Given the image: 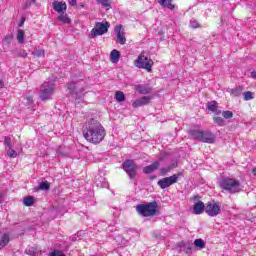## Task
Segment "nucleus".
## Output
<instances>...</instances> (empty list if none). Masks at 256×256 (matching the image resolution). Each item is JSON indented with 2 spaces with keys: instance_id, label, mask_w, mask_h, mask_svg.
<instances>
[{
  "instance_id": "f257e3e1",
  "label": "nucleus",
  "mask_w": 256,
  "mask_h": 256,
  "mask_svg": "<svg viewBox=\"0 0 256 256\" xmlns=\"http://www.w3.org/2000/svg\"><path fill=\"white\" fill-rule=\"evenodd\" d=\"M83 137L89 143H101L105 139V128L95 119H91L83 130Z\"/></svg>"
},
{
  "instance_id": "f03ea898",
  "label": "nucleus",
  "mask_w": 256,
  "mask_h": 256,
  "mask_svg": "<svg viewBox=\"0 0 256 256\" xmlns=\"http://www.w3.org/2000/svg\"><path fill=\"white\" fill-rule=\"evenodd\" d=\"M189 135L194 141H200V143H215V134L208 130L190 129Z\"/></svg>"
},
{
  "instance_id": "7ed1b4c3",
  "label": "nucleus",
  "mask_w": 256,
  "mask_h": 256,
  "mask_svg": "<svg viewBox=\"0 0 256 256\" xmlns=\"http://www.w3.org/2000/svg\"><path fill=\"white\" fill-rule=\"evenodd\" d=\"M220 188L227 193H239L241 191V182L233 178H222L220 183Z\"/></svg>"
},
{
  "instance_id": "20e7f679",
  "label": "nucleus",
  "mask_w": 256,
  "mask_h": 256,
  "mask_svg": "<svg viewBox=\"0 0 256 256\" xmlns=\"http://www.w3.org/2000/svg\"><path fill=\"white\" fill-rule=\"evenodd\" d=\"M157 202H150L147 204H140L136 206V211L139 213V215H142V217H154V215H157Z\"/></svg>"
},
{
  "instance_id": "39448f33",
  "label": "nucleus",
  "mask_w": 256,
  "mask_h": 256,
  "mask_svg": "<svg viewBox=\"0 0 256 256\" xmlns=\"http://www.w3.org/2000/svg\"><path fill=\"white\" fill-rule=\"evenodd\" d=\"M153 64L154 62L151 60V58L145 55V51H142L138 58L134 61L135 67H138V69H146L148 73L153 71Z\"/></svg>"
},
{
  "instance_id": "423d86ee",
  "label": "nucleus",
  "mask_w": 256,
  "mask_h": 256,
  "mask_svg": "<svg viewBox=\"0 0 256 256\" xmlns=\"http://www.w3.org/2000/svg\"><path fill=\"white\" fill-rule=\"evenodd\" d=\"M39 97L41 101H46L47 99H51V95L55 93V82L46 81L40 86Z\"/></svg>"
},
{
  "instance_id": "0eeeda50",
  "label": "nucleus",
  "mask_w": 256,
  "mask_h": 256,
  "mask_svg": "<svg viewBox=\"0 0 256 256\" xmlns=\"http://www.w3.org/2000/svg\"><path fill=\"white\" fill-rule=\"evenodd\" d=\"M111 24L109 22H96L94 28L91 30L89 37L91 39H95V37H99L101 35H105Z\"/></svg>"
},
{
  "instance_id": "6e6552de",
  "label": "nucleus",
  "mask_w": 256,
  "mask_h": 256,
  "mask_svg": "<svg viewBox=\"0 0 256 256\" xmlns=\"http://www.w3.org/2000/svg\"><path fill=\"white\" fill-rule=\"evenodd\" d=\"M122 169L131 179H135L137 177V171H139V165L134 160H126L122 164Z\"/></svg>"
},
{
  "instance_id": "1a4fd4ad",
  "label": "nucleus",
  "mask_w": 256,
  "mask_h": 256,
  "mask_svg": "<svg viewBox=\"0 0 256 256\" xmlns=\"http://www.w3.org/2000/svg\"><path fill=\"white\" fill-rule=\"evenodd\" d=\"M205 213H207L209 217H217V215L221 213V202H215V200L207 202Z\"/></svg>"
},
{
  "instance_id": "9d476101",
  "label": "nucleus",
  "mask_w": 256,
  "mask_h": 256,
  "mask_svg": "<svg viewBox=\"0 0 256 256\" xmlns=\"http://www.w3.org/2000/svg\"><path fill=\"white\" fill-rule=\"evenodd\" d=\"M179 177H181V173L173 174L170 177H165L160 179L157 184L160 186V188L167 189V187H171V185H175V183L179 181Z\"/></svg>"
},
{
  "instance_id": "9b49d317",
  "label": "nucleus",
  "mask_w": 256,
  "mask_h": 256,
  "mask_svg": "<svg viewBox=\"0 0 256 256\" xmlns=\"http://www.w3.org/2000/svg\"><path fill=\"white\" fill-rule=\"evenodd\" d=\"M68 91L71 95H77L78 97H81L85 91V88H81V82H72L68 84Z\"/></svg>"
},
{
  "instance_id": "f8f14e48",
  "label": "nucleus",
  "mask_w": 256,
  "mask_h": 256,
  "mask_svg": "<svg viewBox=\"0 0 256 256\" xmlns=\"http://www.w3.org/2000/svg\"><path fill=\"white\" fill-rule=\"evenodd\" d=\"M115 33H116V43H119L120 45H125L127 43V38H125V32L123 31V25H118L115 27Z\"/></svg>"
},
{
  "instance_id": "ddd939ff",
  "label": "nucleus",
  "mask_w": 256,
  "mask_h": 256,
  "mask_svg": "<svg viewBox=\"0 0 256 256\" xmlns=\"http://www.w3.org/2000/svg\"><path fill=\"white\" fill-rule=\"evenodd\" d=\"M150 103H151V97L150 96H144V97H141V98L135 100L132 103V107L134 109H137L139 107H143L145 105H149Z\"/></svg>"
},
{
  "instance_id": "4468645a",
  "label": "nucleus",
  "mask_w": 256,
  "mask_h": 256,
  "mask_svg": "<svg viewBox=\"0 0 256 256\" xmlns=\"http://www.w3.org/2000/svg\"><path fill=\"white\" fill-rule=\"evenodd\" d=\"M52 7L56 13H59V15L65 13L67 11V3L60 2V1H54L52 3Z\"/></svg>"
},
{
  "instance_id": "2eb2a0df",
  "label": "nucleus",
  "mask_w": 256,
  "mask_h": 256,
  "mask_svg": "<svg viewBox=\"0 0 256 256\" xmlns=\"http://www.w3.org/2000/svg\"><path fill=\"white\" fill-rule=\"evenodd\" d=\"M160 165L161 164L159 163V161H155L151 165L144 167L143 173H145L146 175H150V173H153V171H157Z\"/></svg>"
},
{
  "instance_id": "dca6fc26",
  "label": "nucleus",
  "mask_w": 256,
  "mask_h": 256,
  "mask_svg": "<svg viewBox=\"0 0 256 256\" xmlns=\"http://www.w3.org/2000/svg\"><path fill=\"white\" fill-rule=\"evenodd\" d=\"M206 206L203 203V201H198L197 203L194 204V213L195 215H201L205 211Z\"/></svg>"
},
{
  "instance_id": "f3484780",
  "label": "nucleus",
  "mask_w": 256,
  "mask_h": 256,
  "mask_svg": "<svg viewBox=\"0 0 256 256\" xmlns=\"http://www.w3.org/2000/svg\"><path fill=\"white\" fill-rule=\"evenodd\" d=\"M136 91L138 93H140L141 95H149V93H151L152 89L149 86L137 85L136 86Z\"/></svg>"
},
{
  "instance_id": "a211bd4d",
  "label": "nucleus",
  "mask_w": 256,
  "mask_h": 256,
  "mask_svg": "<svg viewBox=\"0 0 256 256\" xmlns=\"http://www.w3.org/2000/svg\"><path fill=\"white\" fill-rule=\"evenodd\" d=\"M120 58H121V52L115 49L111 51L110 59L112 63H119Z\"/></svg>"
},
{
  "instance_id": "6ab92c4d",
  "label": "nucleus",
  "mask_w": 256,
  "mask_h": 256,
  "mask_svg": "<svg viewBox=\"0 0 256 256\" xmlns=\"http://www.w3.org/2000/svg\"><path fill=\"white\" fill-rule=\"evenodd\" d=\"M34 189H35V191H49V189H51V184L47 181H44V182H41Z\"/></svg>"
},
{
  "instance_id": "aec40b11",
  "label": "nucleus",
  "mask_w": 256,
  "mask_h": 256,
  "mask_svg": "<svg viewBox=\"0 0 256 256\" xmlns=\"http://www.w3.org/2000/svg\"><path fill=\"white\" fill-rule=\"evenodd\" d=\"M159 5H162V7H167V9H170V11H173L175 9V5L171 3V0H158Z\"/></svg>"
},
{
  "instance_id": "412c9836",
  "label": "nucleus",
  "mask_w": 256,
  "mask_h": 256,
  "mask_svg": "<svg viewBox=\"0 0 256 256\" xmlns=\"http://www.w3.org/2000/svg\"><path fill=\"white\" fill-rule=\"evenodd\" d=\"M16 39H17L18 43H20L21 45H23V43H25V31H23V29H18Z\"/></svg>"
},
{
  "instance_id": "4be33fe9",
  "label": "nucleus",
  "mask_w": 256,
  "mask_h": 256,
  "mask_svg": "<svg viewBox=\"0 0 256 256\" xmlns=\"http://www.w3.org/2000/svg\"><path fill=\"white\" fill-rule=\"evenodd\" d=\"M23 204L25 205V207H32V205L35 204V197L33 196L25 197L23 200Z\"/></svg>"
},
{
  "instance_id": "5701e85b",
  "label": "nucleus",
  "mask_w": 256,
  "mask_h": 256,
  "mask_svg": "<svg viewBox=\"0 0 256 256\" xmlns=\"http://www.w3.org/2000/svg\"><path fill=\"white\" fill-rule=\"evenodd\" d=\"M9 245V234H3L0 240V250Z\"/></svg>"
},
{
  "instance_id": "b1692460",
  "label": "nucleus",
  "mask_w": 256,
  "mask_h": 256,
  "mask_svg": "<svg viewBox=\"0 0 256 256\" xmlns=\"http://www.w3.org/2000/svg\"><path fill=\"white\" fill-rule=\"evenodd\" d=\"M26 253H27V255H30V256H39V255H41V250H39L38 248H35V247H30V248L26 249Z\"/></svg>"
},
{
  "instance_id": "393cba45",
  "label": "nucleus",
  "mask_w": 256,
  "mask_h": 256,
  "mask_svg": "<svg viewBox=\"0 0 256 256\" xmlns=\"http://www.w3.org/2000/svg\"><path fill=\"white\" fill-rule=\"evenodd\" d=\"M241 93H243L242 87H236L230 91V95H232V97H239V95H241Z\"/></svg>"
},
{
  "instance_id": "a878e982",
  "label": "nucleus",
  "mask_w": 256,
  "mask_h": 256,
  "mask_svg": "<svg viewBox=\"0 0 256 256\" xmlns=\"http://www.w3.org/2000/svg\"><path fill=\"white\" fill-rule=\"evenodd\" d=\"M207 110L212 113H217V102L213 101L207 104Z\"/></svg>"
},
{
  "instance_id": "bb28decb",
  "label": "nucleus",
  "mask_w": 256,
  "mask_h": 256,
  "mask_svg": "<svg viewBox=\"0 0 256 256\" xmlns=\"http://www.w3.org/2000/svg\"><path fill=\"white\" fill-rule=\"evenodd\" d=\"M58 21H61V23L69 24L71 23V19L67 17V14L62 13L60 16H58Z\"/></svg>"
},
{
  "instance_id": "cd10ccee",
  "label": "nucleus",
  "mask_w": 256,
  "mask_h": 256,
  "mask_svg": "<svg viewBox=\"0 0 256 256\" xmlns=\"http://www.w3.org/2000/svg\"><path fill=\"white\" fill-rule=\"evenodd\" d=\"M115 99L118 101V103H122V101H125V93L122 91H117L115 94Z\"/></svg>"
},
{
  "instance_id": "c85d7f7f",
  "label": "nucleus",
  "mask_w": 256,
  "mask_h": 256,
  "mask_svg": "<svg viewBox=\"0 0 256 256\" xmlns=\"http://www.w3.org/2000/svg\"><path fill=\"white\" fill-rule=\"evenodd\" d=\"M194 245L198 247V249H205V241L203 239L199 238L194 241Z\"/></svg>"
},
{
  "instance_id": "c756f323",
  "label": "nucleus",
  "mask_w": 256,
  "mask_h": 256,
  "mask_svg": "<svg viewBox=\"0 0 256 256\" xmlns=\"http://www.w3.org/2000/svg\"><path fill=\"white\" fill-rule=\"evenodd\" d=\"M175 167V164H172L171 166H167L160 169V175H167V173H170V171Z\"/></svg>"
},
{
  "instance_id": "7c9ffc66",
  "label": "nucleus",
  "mask_w": 256,
  "mask_h": 256,
  "mask_svg": "<svg viewBox=\"0 0 256 256\" xmlns=\"http://www.w3.org/2000/svg\"><path fill=\"white\" fill-rule=\"evenodd\" d=\"M213 121L216 123V125H219V127H223V125H225V119L222 117H214Z\"/></svg>"
},
{
  "instance_id": "2f4dec72",
  "label": "nucleus",
  "mask_w": 256,
  "mask_h": 256,
  "mask_svg": "<svg viewBox=\"0 0 256 256\" xmlns=\"http://www.w3.org/2000/svg\"><path fill=\"white\" fill-rule=\"evenodd\" d=\"M244 95V101H251V99H254L253 92L247 91L243 93Z\"/></svg>"
},
{
  "instance_id": "473e14b6",
  "label": "nucleus",
  "mask_w": 256,
  "mask_h": 256,
  "mask_svg": "<svg viewBox=\"0 0 256 256\" xmlns=\"http://www.w3.org/2000/svg\"><path fill=\"white\" fill-rule=\"evenodd\" d=\"M222 117H224V119H233V112L229 110L223 111Z\"/></svg>"
},
{
  "instance_id": "72a5a7b5",
  "label": "nucleus",
  "mask_w": 256,
  "mask_h": 256,
  "mask_svg": "<svg viewBox=\"0 0 256 256\" xmlns=\"http://www.w3.org/2000/svg\"><path fill=\"white\" fill-rule=\"evenodd\" d=\"M7 155H8V157L13 159V158L17 157V152L15 150H13L12 147H10L7 150Z\"/></svg>"
},
{
  "instance_id": "f704fd0d",
  "label": "nucleus",
  "mask_w": 256,
  "mask_h": 256,
  "mask_svg": "<svg viewBox=\"0 0 256 256\" xmlns=\"http://www.w3.org/2000/svg\"><path fill=\"white\" fill-rule=\"evenodd\" d=\"M35 57H45V50L40 49L33 52Z\"/></svg>"
},
{
  "instance_id": "c9c22d12",
  "label": "nucleus",
  "mask_w": 256,
  "mask_h": 256,
  "mask_svg": "<svg viewBox=\"0 0 256 256\" xmlns=\"http://www.w3.org/2000/svg\"><path fill=\"white\" fill-rule=\"evenodd\" d=\"M11 41H13V35H7V36L4 38V43H5V45H7V46L11 45Z\"/></svg>"
},
{
  "instance_id": "e433bc0d",
  "label": "nucleus",
  "mask_w": 256,
  "mask_h": 256,
  "mask_svg": "<svg viewBox=\"0 0 256 256\" xmlns=\"http://www.w3.org/2000/svg\"><path fill=\"white\" fill-rule=\"evenodd\" d=\"M15 57H23L25 59V57H27V51H25L24 49L20 50L17 54L14 55Z\"/></svg>"
},
{
  "instance_id": "4c0bfd02",
  "label": "nucleus",
  "mask_w": 256,
  "mask_h": 256,
  "mask_svg": "<svg viewBox=\"0 0 256 256\" xmlns=\"http://www.w3.org/2000/svg\"><path fill=\"white\" fill-rule=\"evenodd\" d=\"M4 145H5V147H8V148L12 147L11 146V137L6 136L4 138Z\"/></svg>"
},
{
  "instance_id": "58836bf2",
  "label": "nucleus",
  "mask_w": 256,
  "mask_h": 256,
  "mask_svg": "<svg viewBox=\"0 0 256 256\" xmlns=\"http://www.w3.org/2000/svg\"><path fill=\"white\" fill-rule=\"evenodd\" d=\"M50 256H65V254L59 250H55L52 253H50Z\"/></svg>"
},
{
  "instance_id": "ea45409f",
  "label": "nucleus",
  "mask_w": 256,
  "mask_h": 256,
  "mask_svg": "<svg viewBox=\"0 0 256 256\" xmlns=\"http://www.w3.org/2000/svg\"><path fill=\"white\" fill-rule=\"evenodd\" d=\"M98 3H101L104 7H109V0H97Z\"/></svg>"
},
{
  "instance_id": "a19ab883",
  "label": "nucleus",
  "mask_w": 256,
  "mask_h": 256,
  "mask_svg": "<svg viewBox=\"0 0 256 256\" xmlns=\"http://www.w3.org/2000/svg\"><path fill=\"white\" fill-rule=\"evenodd\" d=\"M190 25H191L192 29H197V27H199V22H197V21H192V22L190 23Z\"/></svg>"
},
{
  "instance_id": "79ce46f5",
  "label": "nucleus",
  "mask_w": 256,
  "mask_h": 256,
  "mask_svg": "<svg viewBox=\"0 0 256 256\" xmlns=\"http://www.w3.org/2000/svg\"><path fill=\"white\" fill-rule=\"evenodd\" d=\"M68 3L71 7H75V5H77V0H68Z\"/></svg>"
},
{
  "instance_id": "37998d69",
  "label": "nucleus",
  "mask_w": 256,
  "mask_h": 256,
  "mask_svg": "<svg viewBox=\"0 0 256 256\" xmlns=\"http://www.w3.org/2000/svg\"><path fill=\"white\" fill-rule=\"evenodd\" d=\"M37 0H27L26 1V6L31 7V3H35Z\"/></svg>"
},
{
  "instance_id": "c03bdc74",
  "label": "nucleus",
  "mask_w": 256,
  "mask_h": 256,
  "mask_svg": "<svg viewBox=\"0 0 256 256\" xmlns=\"http://www.w3.org/2000/svg\"><path fill=\"white\" fill-rule=\"evenodd\" d=\"M192 247L191 246H188L187 248H186V253H191V251H192Z\"/></svg>"
},
{
  "instance_id": "a18cd8bd",
  "label": "nucleus",
  "mask_w": 256,
  "mask_h": 256,
  "mask_svg": "<svg viewBox=\"0 0 256 256\" xmlns=\"http://www.w3.org/2000/svg\"><path fill=\"white\" fill-rule=\"evenodd\" d=\"M252 79H256V71L251 72Z\"/></svg>"
},
{
  "instance_id": "49530a36",
  "label": "nucleus",
  "mask_w": 256,
  "mask_h": 256,
  "mask_svg": "<svg viewBox=\"0 0 256 256\" xmlns=\"http://www.w3.org/2000/svg\"><path fill=\"white\" fill-rule=\"evenodd\" d=\"M4 86H5V83L2 80H0V89H3Z\"/></svg>"
},
{
  "instance_id": "de8ad7c7",
  "label": "nucleus",
  "mask_w": 256,
  "mask_h": 256,
  "mask_svg": "<svg viewBox=\"0 0 256 256\" xmlns=\"http://www.w3.org/2000/svg\"><path fill=\"white\" fill-rule=\"evenodd\" d=\"M155 179H157V176H156V175L150 176V180H151V181H153V180H155Z\"/></svg>"
},
{
  "instance_id": "09e8293b",
  "label": "nucleus",
  "mask_w": 256,
  "mask_h": 256,
  "mask_svg": "<svg viewBox=\"0 0 256 256\" xmlns=\"http://www.w3.org/2000/svg\"><path fill=\"white\" fill-rule=\"evenodd\" d=\"M197 199H199V195L193 196V200H194V201H197Z\"/></svg>"
},
{
  "instance_id": "8fccbe9b",
  "label": "nucleus",
  "mask_w": 256,
  "mask_h": 256,
  "mask_svg": "<svg viewBox=\"0 0 256 256\" xmlns=\"http://www.w3.org/2000/svg\"><path fill=\"white\" fill-rule=\"evenodd\" d=\"M23 23H25V20H22V22H20L19 27H21V25H23Z\"/></svg>"
}]
</instances>
